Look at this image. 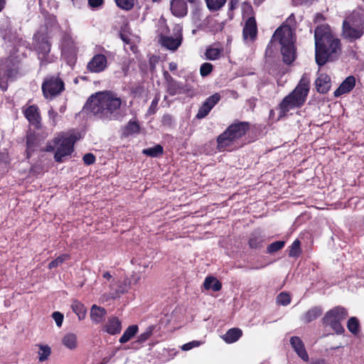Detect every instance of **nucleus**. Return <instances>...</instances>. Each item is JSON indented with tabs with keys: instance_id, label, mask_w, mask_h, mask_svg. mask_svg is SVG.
I'll list each match as a JSON object with an SVG mask.
<instances>
[{
	"instance_id": "nucleus-1",
	"label": "nucleus",
	"mask_w": 364,
	"mask_h": 364,
	"mask_svg": "<svg viewBox=\"0 0 364 364\" xmlns=\"http://www.w3.org/2000/svg\"><path fill=\"white\" fill-rule=\"evenodd\" d=\"M316 61L318 65L333 60L340 52V41L331 34L327 26H318L314 33Z\"/></svg>"
},
{
	"instance_id": "nucleus-2",
	"label": "nucleus",
	"mask_w": 364,
	"mask_h": 364,
	"mask_svg": "<svg viewBox=\"0 0 364 364\" xmlns=\"http://www.w3.org/2000/svg\"><path fill=\"white\" fill-rule=\"evenodd\" d=\"M122 105L121 99L111 92L92 95L87 105L92 113L102 119H116Z\"/></svg>"
},
{
	"instance_id": "nucleus-3",
	"label": "nucleus",
	"mask_w": 364,
	"mask_h": 364,
	"mask_svg": "<svg viewBox=\"0 0 364 364\" xmlns=\"http://www.w3.org/2000/svg\"><path fill=\"white\" fill-rule=\"evenodd\" d=\"M310 90V79L304 74L294 90L286 96L279 105V117H283L291 109L302 107Z\"/></svg>"
},
{
	"instance_id": "nucleus-4",
	"label": "nucleus",
	"mask_w": 364,
	"mask_h": 364,
	"mask_svg": "<svg viewBox=\"0 0 364 364\" xmlns=\"http://www.w3.org/2000/svg\"><path fill=\"white\" fill-rule=\"evenodd\" d=\"M247 123L239 122L230 125L217 139V148L220 151H232L237 147V141L248 130Z\"/></svg>"
},
{
	"instance_id": "nucleus-5",
	"label": "nucleus",
	"mask_w": 364,
	"mask_h": 364,
	"mask_svg": "<svg viewBox=\"0 0 364 364\" xmlns=\"http://www.w3.org/2000/svg\"><path fill=\"white\" fill-rule=\"evenodd\" d=\"M272 41H278L281 45V51L284 61L289 64L295 59L294 36L289 26H282L274 32Z\"/></svg>"
},
{
	"instance_id": "nucleus-6",
	"label": "nucleus",
	"mask_w": 364,
	"mask_h": 364,
	"mask_svg": "<svg viewBox=\"0 0 364 364\" xmlns=\"http://www.w3.org/2000/svg\"><path fill=\"white\" fill-rule=\"evenodd\" d=\"M77 139L75 134H62L55 138L53 143L47 145L46 151H55L54 159L55 161L61 163L65 157L73 152L74 144Z\"/></svg>"
},
{
	"instance_id": "nucleus-7",
	"label": "nucleus",
	"mask_w": 364,
	"mask_h": 364,
	"mask_svg": "<svg viewBox=\"0 0 364 364\" xmlns=\"http://www.w3.org/2000/svg\"><path fill=\"white\" fill-rule=\"evenodd\" d=\"M364 33V13L354 11L343 23V36L350 41L360 38Z\"/></svg>"
},
{
	"instance_id": "nucleus-8",
	"label": "nucleus",
	"mask_w": 364,
	"mask_h": 364,
	"mask_svg": "<svg viewBox=\"0 0 364 364\" xmlns=\"http://www.w3.org/2000/svg\"><path fill=\"white\" fill-rule=\"evenodd\" d=\"M348 316V313L343 307L337 306L328 311L323 318V323L329 326L336 333H341L343 328L341 322Z\"/></svg>"
},
{
	"instance_id": "nucleus-9",
	"label": "nucleus",
	"mask_w": 364,
	"mask_h": 364,
	"mask_svg": "<svg viewBox=\"0 0 364 364\" xmlns=\"http://www.w3.org/2000/svg\"><path fill=\"white\" fill-rule=\"evenodd\" d=\"M64 90V82L57 76L48 77L42 85V90L46 98H52Z\"/></svg>"
},
{
	"instance_id": "nucleus-10",
	"label": "nucleus",
	"mask_w": 364,
	"mask_h": 364,
	"mask_svg": "<svg viewBox=\"0 0 364 364\" xmlns=\"http://www.w3.org/2000/svg\"><path fill=\"white\" fill-rule=\"evenodd\" d=\"M16 74V66L11 60L0 65V87L2 90H6L9 82L12 81Z\"/></svg>"
},
{
	"instance_id": "nucleus-11",
	"label": "nucleus",
	"mask_w": 364,
	"mask_h": 364,
	"mask_svg": "<svg viewBox=\"0 0 364 364\" xmlns=\"http://www.w3.org/2000/svg\"><path fill=\"white\" fill-rule=\"evenodd\" d=\"M107 67V58L105 55L97 54L87 63V68L91 73H100Z\"/></svg>"
},
{
	"instance_id": "nucleus-12",
	"label": "nucleus",
	"mask_w": 364,
	"mask_h": 364,
	"mask_svg": "<svg viewBox=\"0 0 364 364\" xmlns=\"http://www.w3.org/2000/svg\"><path fill=\"white\" fill-rule=\"evenodd\" d=\"M257 33V28L255 17H248L243 28L244 40L252 42L255 40Z\"/></svg>"
},
{
	"instance_id": "nucleus-13",
	"label": "nucleus",
	"mask_w": 364,
	"mask_h": 364,
	"mask_svg": "<svg viewBox=\"0 0 364 364\" xmlns=\"http://www.w3.org/2000/svg\"><path fill=\"white\" fill-rule=\"evenodd\" d=\"M220 95L218 93H215L207 98V100L199 109L196 115L197 118L202 119L207 116L213 107L220 101Z\"/></svg>"
},
{
	"instance_id": "nucleus-14",
	"label": "nucleus",
	"mask_w": 364,
	"mask_h": 364,
	"mask_svg": "<svg viewBox=\"0 0 364 364\" xmlns=\"http://www.w3.org/2000/svg\"><path fill=\"white\" fill-rule=\"evenodd\" d=\"M76 53L77 48L73 41L65 39L62 45V55L71 64L75 59Z\"/></svg>"
},
{
	"instance_id": "nucleus-15",
	"label": "nucleus",
	"mask_w": 364,
	"mask_h": 364,
	"mask_svg": "<svg viewBox=\"0 0 364 364\" xmlns=\"http://www.w3.org/2000/svg\"><path fill=\"white\" fill-rule=\"evenodd\" d=\"M315 85L318 92L326 93L331 86V78L327 74L319 72Z\"/></svg>"
},
{
	"instance_id": "nucleus-16",
	"label": "nucleus",
	"mask_w": 364,
	"mask_h": 364,
	"mask_svg": "<svg viewBox=\"0 0 364 364\" xmlns=\"http://www.w3.org/2000/svg\"><path fill=\"white\" fill-rule=\"evenodd\" d=\"M290 343L297 355L304 360H309V355L306 351L304 343L301 340L296 336H293L290 339Z\"/></svg>"
},
{
	"instance_id": "nucleus-17",
	"label": "nucleus",
	"mask_w": 364,
	"mask_h": 364,
	"mask_svg": "<svg viewBox=\"0 0 364 364\" xmlns=\"http://www.w3.org/2000/svg\"><path fill=\"white\" fill-rule=\"evenodd\" d=\"M171 10L172 14L177 17H183L188 12L187 5L184 0H172Z\"/></svg>"
},
{
	"instance_id": "nucleus-18",
	"label": "nucleus",
	"mask_w": 364,
	"mask_h": 364,
	"mask_svg": "<svg viewBox=\"0 0 364 364\" xmlns=\"http://www.w3.org/2000/svg\"><path fill=\"white\" fill-rule=\"evenodd\" d=\"M355 79L353 76L348 77L334 92L336 97L349 92L355 86Z\"/></svg>"
},
{
	"instance_id": "nucleus-19",
	"label": "nucleus",
	"mask_w": 364,
	"mask_h": 364,
	"mask_svg": "<svg viewBox=\"0 0 364 364\" xmlns=\"http://www.w3.org/2000/svg\"><path fill=\"white\" fill-rule=\"evenodd\" d=\"M24 114L26 119L29 121L31 124L36 127H38L40 124V114L38 112V109L35 105L29 106L24 111Z\"/></svg>"
},
{
	"instance_id": "nucleus-20",
	"label": "nucleus",
	"mask_w": 364,
	"mask_h": 364,
	"mask_svg": "<svg viewBox=\"0 0 364 364\" xmlns=\"http://www.w3.org/2000/svg\"><path fill=\"white\" fill-rule=\"evenodd\" d=\"M106 313L104 308L93 305L90 309V318L92 322L100 323L104 321Z\"/></svg>"
},
{
	"instance_id": "nucleus-21",
	"label": "nucleus",
	"mask_w": 364,
	"mask_h": 364,
	"mask_svg": "<svg viewBox=\"0 0 364 364\" xmlns=\"http://www.w3.org/2000/svg\"><path fill=\"white\" fill-rule=\"evenodd\" d=\"M122 330L121 321L115 317L108 319L105 331L111 335L119 333Z\"/></svg>"
},
{
	"instance_id": "nucleus-22",
	"label": "nucleus",
	"mask_w": 364,
	"mask_h": 364,
	"mask_svg": "<svg viewBox=\"0 0 364 364\" xmlns=\"http://www.w3.org/2000/svg\"><path fill=\"white\" fill-rule=\"evenodd\" d=\"M162 45L170 50H176L181 43V36L176 38L165 36L161 40Z\"/></svg>"
},
{
	"instance_id": "nucleus-23",
	"label": "nucleus",
	"mask_w": 364,
	"mask_h": 364,
	"mask_svg": "<svg viewBox=\"0 0 364 364\" xmlns=\"http://www.w3.org/2000/svg\"><path fill=\"white\" fill-rule=\"evenodd\" d=\"M242 332L240 328H231L223 336V339L228 343L237 341L241 336Z\"/></svg>"
},
{
	"instance_id": "nucleus-24",
	"label": "nucleus",
	"mask_w": 364,
	"mask_h": 364,
	"mask_svg": "<svg viewBox=\"0 0 364 364\" xmlns=\"http://www.w3.org/2000/svg\"><path fill=\"white\" fill-rule=\"evenodd\" d=\"M63 344L70 350H75L77 347V338L73 333H66L63 339Z\"/></svg>"
},
{
	"instance_id": "nucleus-25",
	"label": "nucleus",
	"mask_w": 364,
	"mask_h": 364,
	"mask_svg": "<svg viewBox=\"0 0 364 364\" xmlns=\"http://www.w3.org/2000/svg\"><path fill=\"white\" fill-rule=\"evenodd\" d=\"M138 326L136 325L129 326L124 332L123 335L119 338L121 343H125L131 340L138 332Z\"/></svg>"
},
{
	"instance_id": "nucleus-26",
	"label": "nucleus",
	"mask_w": 364,
	"mask_h": 364,
	"mask_svg": "<svg viewBox=\"0 0 364 364\" xmlns=\"http://www.w3.org/2000/svg\"><path fill=\"white\" fill-rule=\"evenodd\" d=\"M71 308L80 320H82L85 318L87 309L82 303L78 301H74L71 305Z\"/></svg>"
},
{
	"instance_id": "nucleus-27",
	"label": "nucleus",
	"mask_w": 364,
	"mask_h": 364,
	"mask_svg": "<svg viewBox=\"0 0 364 364\" xmlns=\"http://www.w3.org/2000/svg\"><path fill=\"white\" fill-rule=\"evenodd\" d=\"M223 49L222 48L211 46L207 48L205 52V57L208 60H215L220 58Z\"/></svg>"
},
{
	"instance_id": "nucleus-28",
	"label": "nucleus",
	"mask_w": 364,
	"mask_h": 364,
	"mask_svg": "<svg viewBox=\"0 0 364 364\" xmlns=\"http://www.w3.org/2000/svg\"><path fill=\"white\" fill-rule=\"evenodd\" d=\"M36 49L38 52L39 59H43L50 50V44L48 40L43 39L41 43L36 46Z\"/></svg>"
},
{
	"instance_id": "nucleus-29",
	"label": "nucleus",
	"mask_w": 364,
	"mask_h": 364,
	"mask_svg": "<svg viewBox=\"0 0 364 364\" xmlns=\"http://www.w3.org/2000/svg\"><path fill=\"white\" fill-rule=\"evenodd\" d=\"M205 289H212L215 291H219L221 287V283L215 277H207L203 283Z\"/></svg>"
},
{
	"instance_id": "nucleus-30",
	"label": "nucleus",
	"mask_w": 364,
	"mask_h": 364,
	"mask_svg": "<svg viewBox=\"0 0 364 364\" xmlns=\"http://www.w3.org/2000/svg\"><path fill=\"white\" fill-rule=\"evenodd\" d=\"M38 347V360L39 362H44L47 360L51 354V348L48 345L39 344Z\"/></svg>"
},
{
	"instance_id": "nucleus-31",
	"label": "nucleus",
	"mask_w": 364,
	"mask_h": 364,
	"mask_svg": "<svg viewBox=\"0 0 364 364\" xmlns=\"http://www.w3.org/2000/svg\"><path fill=\"white\" fill-rule=\"evenodd\" d=\"M321 313L322 309L320 307H314L304 315L303 319L305 322H310L318 317Z\"/></svg>"
},
{
	"instance_id": "nucleus-32",
	"label": "nucleus",
	"mask_w": 364,
	"mask_h": 364,
	"mask_svg": "<svg viewBox=\"0 0 364 364\" xmlns=\"http://www.w3.org/2000/svg\"><path fill=\"white\" fill-rule=\"evenodd\" d=\"M227 0H205L207 7L210 11L220 10L225 4Z\"/></svg>"
},
{
	"instance_id": "nucleus-33",
	"label": "nucleus",
	"mask_w": 364,
	"mask_h": 364,
	"mask_svg": "<svg viewBox=\"0 0 364 364\" xmlns=\"http://www.w3.org/2000/svg\"><path fill=\"white\" fill-rule=\"evenodd\" d=\"M167 90L171 95L184 92L183 87L176 82H170L168 83Z\"/></svg>"
},
{
	"instance_id": "nucleus-34",
	"label": "nucleus",
	"mask_w": 364,
	"mask_h": 364,
	"mask_svg": "<svg viewBox=\"0 0 364 364\" xmlns=\"http://www.w3.org/2000/svg\"><path fill=\"white\" fill-rule=\"evenodd\" d=\"M262 242V236L257 232H254L250 238L249 245L252 248H257Z\"/></svg>"
},
{
	"instance_id": "nucleus-35",
	"label": "nucleus",
	"mask_w": 364,
	"mask_h": 364,
	"mask_svg": "<svg viewBox=\"0 0 364 364\" xmlns=\"http://www.w3.org/2000/svg\"><path fill=\"white\" fill-rule=\"evenodd\" d=\"M301 253L300 241L296 240L289 247V255L291 257H297Z\"/></svg>"
},
{
	"instance_id": "nucleus-36",
	"label": "nucleus",
	"mask_w": 364,
	"mask_h": 364,
	"mask_svg": "<svg viewBox=\"0 0 364 364\" xmlns=\"http://www.w3.org/2000/svg\"><path fill=\"white\" fill-rule=\"evenodd\" d=\"M118 7L123 10H131L134 5V0H114Z\"/></svg>"
},
{
	"instance_id": "nucleus-37",
	"label": "nucleus",
	"mask_w": 364,
	"mask_h": 364,
	"mask_svg": "<svg viewBox=\"0 0 364 364\" xmlns=\"http://www.w3.org/2000/svg\"><path fill=\"white\" fill-rule=\"evenodd\" d=\"M143 153L148 156L156 157L163 153V147L160 145H156L154 147L144 149Z\"/></svg>"
},
{
	"instance_id": "nucleus-38",
	"label": "nucleus",
	"mask_w": 364,
	"mask_h": 364,
	"mask_svg": "<svg viewBox=\"0 0 364 364\" xmlns=\"http://www.w3.org/2000/svg\"><path fill=\"white\" fill-rule=\"evenodd\" d=\"M70 258L69 255L67 254L62 255L58 257L55 259L53 260L48 265L49 269L55 268L60 265H61L65 261L68 260Z\"/></svg>"
},
{
	"instance_id": "nucleus-39",
	"label": "nucleus",
	"mask_w": 364,
	"mask_h": 364,
	"mask_svg": "<svg viewBox=\"0 0 364 364\" xmlns=\"http://www.w3.org/2000/svg\"><path fill=\"white\" fill-rule=\"evenodd\" d=\"M154 328V326H149L144 332L141 333L138 336L136 342L142 343L146 341L152 335Z\"/></svg>"
},
{
	"instance_id": "nucleus-40",
	"label": "nucleus",
	"mask_w": 364,
	"mask_h": 364,
	"mask_svg": "<svg viewBox=\"0 0 364 364\" xmlns=\"http://www.w3.org/2000/svg\"><path fill=\"white\" fill-rule=\"evenodd\" d=\"M139 130V124L135 122H130L124 129V134L127 135L137 133Z\"/></svg>"
},
{
	"instance_id": "nucleus-41",
	"label": "nucleus",
	"mask_w": 364,
	"mask_h": 364,
	"mask_svg": "<svg viewBox=\"0 0 364 364\" xmlns=\"http://www.w3.org/2000/svg\"><path fill=\"white\" fill-rule=\"evenodd\" d=\"M285 242L284 241H277L271 245H269L267 247V252L269 253L275 252L281 249H282L284 246Z\"/></svg>"
},
{
	"instance_id": "nucleus-42",
	"label": "nucleus",
	"mask_w": 364,
	"mask_h": 364,
	"mask_svg": "<svg viewBox=\"0 0 364 364\" xmlns=\"http://www.w3.org/2000/svg\"><path fill=\"white\" fill-rule=\"evenodd\" d=\"M277 303L286 306L288 305L291 301V298L289 294L285 292L280 293L277 298Z\"/></svg>"
},
{
	"instance_id": "nucleus-43",
	"label": "nucleus",
	"mask_w": 364,
	"mask_h": 364,
	"mask_svg": "<svg viewBox=\"0 0 364 364\" xmlns=\"http://www.w3.org/2000/svg\"><path fill=\"white\" fill-rule=\"evenodd\" d=\"M358 321L356 318L352 317L348 321V328L353 333H356L358 331Z\"/></svg>"
},
{
	"instance_id": "nucleus-44",
	"label": "nucleus",
	"mask_w": 364,
	"mask_h": 364,
	"mask_svg": "<svg viewBox=\"0 0 364 364\" xmlns=\"http://www.w3.org/2000/svg\"><path fill=\"white\" fill-rule=\"evenodd\" d=\"M242 15L244 18H248V17H253L252 16L253 10L252 6L248 3H243L242 4Z\"/></svg>"
},
{
	"instance_id": "nucleus-45",
	"label": "nucleus",
	"mask_w": 364,
	"mask_h": 364,
	"mask_svg": "<svg viewBox=\"0 0 364 364\" xmlns=\"http://www.w3.org/2000/svg\"><path fill=\"white\" fill-rule=\"evenodd\" d=\"M213 65L209 63H204L200 68V75L203 77L208 75L213 70Z\"/></svg>"
},
{
	"instance_id": "nucleus-46",
	"label": "nucleus",
	"mask_w": 364,
	"mask_h": 364,
	"mask_svg": "<svg viewBox=\"0 0 364 364\" xmlns=\"http://www.w3.org/2000/svg\"><path fill=\"white\" fill-rule=\"evenodd\" d=\"M159 100H160L159 96L156 95L154 99L152 100L151 105L148 109V112H147L148 114L151 115L156 112Z\"/></svg>"
},
{
	"instance_id": "nucleus-47",
	"label": "nucleus",
	"mask_w": 364,
	"mask_h": 364,
	"mask_svg": "<svg viewBox=\"0 0 364 364\" xmlns=\"http://www.w3.org/2000/svg\"><path fill=\"white\" fill-rule=\"evenodd\" d=\"M52 317L55 320L56 325L58 327H60L63 324V321L64 319L63 315L58 311H55L54 313H53Z\"/></svg>"
},
{
	"instance_id": "nucleus-48",
	"label": "nucleus",
	"mask_w": 364,
	"mask_h": 364,
	"mask_svg": "<svg viewBox=\"0 0 364 364\" xmlns=\"http://www.w3.org/2000/svg\"><path fill=\"white\" fill-rule=\"evenodd\" d=\"M200 344H201V342L198 341H191V342L184 344L181 347V348L183 350H189L193 348L200 346Z\"/></svg>"
},
{
	"instance_id": "nucleus-49",
	"label": "nucleus",
	"mask_w": 364,
	"mask_h": 364,
	"mask_svg": "<svg viewBox=\"0 0 364 364\" xmlns=\"http://www.w3.org/2000/svg\"><path fill=\"white\" fill-rule=\"evenodd\" d=\"M95 161V157L92 154H86L83 156V161L87 165L92 164Z\"/></svg>"
},
{
	"instance_id": "nucleus-50",
	"label": "nucleus",
	"mask_w": 364,
	"mask_h": 364,
	"mask_svg": "<svg viewBox=\"0 0 364 364\" xmlns=\"http://www.w3.org/2000/svg\"><path fill=\"white\" fill-rule=\"evenodd\" d=\"M48 115H49L50 119H51L53 121V124H55L56 122H57V118H58V113L53 108H51L48 111Z\"/></svg>"
},
{
	"instance_id": "nucleus-51",
	"label": "nucleus",
	"mask_w": 364,
	"mask_h": 364,
	"mask_svg": "<svg viewBox=\"0 0 364 364\" xmlns=\"http://www.w3.org/2000/svg\"><path fill=\"white\" fill-rule=\"evenodd\" d=\"M104 0H88L89 5L92 8H97L103 4Z\"/></svg>"
},
{
	"instance_id": "nucleus-52",
	"label": "nucleus",
	"mask_w": 364,
	"mask_h": 364,
	"mask_svg": "<svg viewBox=\"0 0 364 364\" xmlns=\"http://www.w3.org/2000/svg\"><path fill=\"white\" fill-rule=\"evenodd\" d=\"M124 291V288L122 287H119V288H117L114 289V291H111L110 294L112 298H115L119 296V294H122Z\"/></svg>"
},
{
	"instance_id": "nucleus-53",
	"label": "nucleus",
	"mask_w": 364,
	"mask_h": 364,
	"mask_svg": "<svg viewBox=\"0 0 364 364\" xmlns=\"http://www.w3.org/2000/svg\"><path fill=\"white\" fill-rule=\"evenodd\" d=\"M32 138L31 136H28L27 138V155L29 157L31 152L32 151Z\"/></svg>"
},
{
	"instance_id": "nucleus-54",
	"label": "nucleus",
	"mask_w": 364,
	"mask_h": 364,
	"mask_svg": "<svg viewBox=\"0 0 364 364\" xmlns=\"http://www.w3.org/2000/svg\"><path fill=\"white\" fill-rule=\"evenodd\" d=\"M121 37H122V41H123L124 43H126V44H127V46H129V49H130L131 50H132L133 52H135L136 46H135L134 45H131V44H130V43H129V40H128V38H127L125 36L122 35V36H121Z\"/></svg>"
},
{
	"instance_id": "nucleus-55",
	"label": "nucleus",
	"mask_w": 364,
	"mask_h": 364,
	"mask_svg": "<svg viewBox=\"0 0 364 364\" xmlns=\"http://www.w3.org/2000/svg\"><path fill=\"white\" fill-rule=\"evenodd\" d=\"M238 2H239V0H230V9L231 10L235 9L237 7V6Z\"/></svg>"
},
{
	"instance_id": "nucleus-56",
	"label": "nucleus",
	"mask_w": 364,
	"mask_h": 364,
	"mask_svg": "<svg viewBox=\"0 0 364 364\" xmlns=\"http://www.w3.org/2000/svg\"><path fill=\"white\" fill-rule=\"evenodd\" d=\"M168 68L171 71H173L177 69V65L176 63L172 62L169 63Z\"/></svg>"
},
{
	"instance_id": "nucleus-57",
	"label": "nucleus",
	"mask_w": 364,
	"mask_h": 364,
	"mask_svg": "<svg viewBox=\"0 0 364 364\" xmlns=\"http://www.w3.org/2000/svg\"><path fill=\"white\" fill-rule=\"evenodd\" d=\"M103 277L105 279H107L108 281L112 279V276H111V274L108 272H104Z\"/></svg>"
},
{
	"instance_id": "nucleus-58",
	"label": "nucleus",
	"mask_w": 364,
	"mask_h": 364,
	"mask_svg": "<svg viewBox=\"0 0 364 364\" xmlns=\"http://www.w3.org/2000/svg\"><path fill=\"white\" fill-rule=\"evenodd\" d=\"M312 364H325L324 361L322 360H316V362L313 363Z\"/></svg>"
},
{
	"instance_id": "nucleus-59",
	"label": "nucleus",
	"mask_w": 364,
	"mask_h": 364,
	"mask_svg": "<svg viewBox=\"0 0 364 364\" xmlns=\"http://www.w3.org/2000/svg\"><path fill=\"white\" fill-rule=\"evenodd\" d=\"M64 110H65V107H60V111L61 112H64Z\"/></svg>"
},
{
	"instance_id": "nucleus-60",
	"label": "nucleus",
	"mask_w": 364,
	"mask_h": 364,
	"mask_svg": "<svg viewBox=\"0 0 364 364\" xmlns=\"http://www.w3.org/2000/svg\"><path fill=\"white\" fill-rule=\"evenodd\" d=\"M117 285V283L114 282V284H112V290H114V286Z\"/></svg>"
},
{
	"instance_id": "nucleus-61",
	"label": "nucleus",
	"mask_w": 364,
	"mask_h": 364,
	"mask_svg": "<svg viewBox=\"0 0 364 364\" xmlns=\"http://www.w3.org/2000/svg\"><path fill=\"white\" fill-rule=\"evenodd\" d=\"M189 3H195L196 0H187Z\"/></svg>"
}]
</instances>
